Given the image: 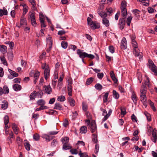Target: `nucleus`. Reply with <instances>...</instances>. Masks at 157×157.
<instances>
[{
	"instance_id": "obj_29",
	"label": "nucleus",
	"mask_w": 157,
	"mask_h": 157,
	"mask_svg": "<svg viewBox=\"0 0 157 157\" xmlns=\"http://www.w3.org/2000/svg\"><path fill=\"white\" fill-rule=\"evenodd\" d=\"M98 14L103 18H106L107 16V14L106 13L102 11L98 12Z\"/></svg>"
},
{
	"instance_id": "obj_5",
	"label": "nucleus",
	"mask_w": 157,
	"mask_h": 157,
	"mask_svg": "<svg viewBox=\"0 0 157 157\" xmlns=\"http://www.w3.org/2000/svg\"><path fill=\"white\" fill-rule=\"evenodd\" d=\"M140 101L143 103L144 105L146 107L147 106V98L146 97V95H140Z\"/></svg>"
},
{
	"instance_id": "obj_32",
	"label": "nucleus",
	"mask_w": 157,
	"mask_h": 157,
	"mask_svg": "<svg viewBox=\"0 0 157 157\" xmlns=\"http://www.w3.org/2000/svg\"><path fill=\"white\" fill-rule=\"evenodd\" d=\"M92 140L95 143H97L98 142L97 136L96 134H93L92 135Z\"/></svg>"
},
{
	"instance_id": "obj_31",
	"label": "nucleus",
	"mask_w": 157,
	"mask_h": 157,
	"mask_svg": "<svg viewBox=\"0 0 157 157\" xmlns=\"http://www.w3.org/2000/svg\"><path fill=\"white\" fill-rule=\"evenodd\" d=\"M151 71L154 72L156 75H157V67L155 65L149 67Z\"/></svg>"
},
{
	"instance_id": "obj_50",
	"label": "nucleus",
	"mask_w": 157,
	"mask_h": 157,
	"mask_svg": "<svg viewBox=\"0 0 157 157\" xmlns=\"http://www.w3.org/2000/svg\"><path fill=\"white\" fill-rule=\"evenodd\" d=\"M8 57L10 60H12L13 57V53L12 52H10L8 53Z\"/></svg>"
},
{
	"instance_id": "obj_54",
	"label": "nucleus",
	"mask_w": 157,
	"mask_h": 157,
	"mask_svg": "<svg viewBox=\"0 0 157 157\" xmlns=\"http://www.w3.org/2000/svg\"><path fill=\"white\" fill-rule=\"evenodd\" d=\"M70 152L72 154H77L78 152L76 149H72L70 150Z\"/></svg>"
},
{
	"instance_id": "obj_63",
	"label": "nucleus",
	"mask_w": 157,
	"mask_h": 157,
	"mask_svg": "<svg viewBox=\"0 0 157 157\" xmlns=\"http://www.w3.org/2000/svg\"><path fill=\"white\" fill-rule=\"evenodd\" d=\"M109 51L112 53H113L114 52V49L113 47L112 46H110L109 47Z\"/></svg>"
},
{
	"instance_id": "obj_42",
	"label": "nucleus",
	"mask_w": 157,
	"mask_h": 157,
	"mask_svg": "<svg viewBox=\"0 0 157 157\" xmlns=\"http://www.w3.org/2000/svg\"><path fill=\"white\" fill-rule=\"evenodd\" d=\"M95 87L97 90H100L102 89V86L100 84L97 83L95 85Z\"/></svg>"
},
{
	"instance_id": "obj_12",
	"label": "nucleus",
	"mask_w": 157,
	"mask_h": 157,
	"mask_svg": "<svg viewBox=\"0 0 157 157\" xmlns=\"http://www.w3.org/2000/svg\"><path fill=\"white\" fill-rule=\"evenodd\" d=\"M44 88L45 89V91L46 93H47L48 94H51L52 91V89L50 86H44Z\"/></svg>"
},
{
	"instance_id": "obj_60",
	"label": "nucleus",
	"mask_w": 157,
	"mask_h": 157,
	"mask_svg": "<svg viewBox=\"0 0 157 157\" xmlns=\"http://www.w3.org/2000/svg\"><path fill=\"white\" fill-rule=\"evenodd\" d=\"M30 21L32 25L34 27H36V23L35 19L31 20Z\"/></svg>"
},
{
	"instance_id": "obj_4",
	"label": "nucleus",
	"mask_w": 157,
	"mask_h": 157,
	"mask_svg": "<svg viewBox=\"0 0 157 157\" xmlns=\"http://www.w3.org/2000/svg\"><path fill=\"white\" fill-rule=\"evenodd\" d=\"M125 18H120L119 21L118 25L119 28L121 30L123 29L124 27L125 21Z\"/></svg>"
},
{
	"instance_id": "obj_28",
	"label": "nucleus",
	"mask_w": 157,
	"mask_h": 157,
	"mask_svg": "<svg viewBox=\"0 0 157 157\" xmlns=\"http://www.w3.org/2000/svg\"><path fill=\"white\" fill-rule=\"evenodd\" d=\"M29 1L30 3H31V4L32 5V8L34 10H36L37 9L36 7V1L35 0H28Z\"/></svg>"
},
{
	"instance_id": "obj_44",
	"label": "nucleus",
	"mask_w": 157,
	"mask_h": 157,
	"mask_svg": "<svg viewBox=\"0 0 157 157\" xmlns=\"http://www.w3.org/2000/svg\"><path fill=\"white\" fill-rule=\"evenodd\" d=\"M94 80V78L93 77H90L88 78L87 79L86 82V84L87 85H89Z\"/></svg>"
},
{
	"instance_id": "obj_9",
	"label": "nucleus",
	"mask_w": 157,
	"mask_h": 157,
	"mask_svg": "<svg viewBox=\"0 0 157 157\" xmlns=\"http://www.w3.org/2000/svg\"><path fill=\"white\" fill-rule=\"evenodd\" d=\"M50 69L49 66H47L44 71V78L47 80L48 77L49 76Z\"/></svg>"
},
{
	"instance_id": "obj_45",
	"label": "nucleus",
	"mask_w": 157,
	"mask_h": 157,
	"mask_svg": "<svg viewBox=\"0 0 157 157\" xmlns=\"http://www.w3.org/2000/svg\"><path fill=\"white\" fill-rule=\"evenodd\" d=\"M53 137L49 135H45L44 138L46 139V140L47 141H49L53 139Z\"/></svg>"
},
{
	"instance_id": "obj_8",
	"label": "nucleus",
	"mask_w": 157,
	"mask_h": 157,
	"mask_svg": "<svg viewBox=\"0 0 157 157\" xmlns=\"http://www.w3.org/2000/svg\"><path fill=\"white\" fill-rule=\"evenodd\" d=\"M91 24L90 25V26L91 28L93 29H97L100 28V24L95 22H94L93 21H92L91 22Z\"/></svg>"
},
{
	"instance_id": "obj_1",
	"label": "nucleus",
	"mask_w": 157,
	"mask_h": 157,
	"mask_svg": "<svg viewBox=\"0 0 157 157\" xmlns=\"http://www.w3.org/2000/svg\"><path fill=\"white\" fill-rule=\"evenodd\" d=\"M132 44L133 48V54L136 57L139 56L140 59L142 58V53L139 52L137 43L135 40L132 41Z\"/></svg>"
},
{
	"instance_id": "obj_11",
	"label": "nucleus",
	"mask_w": 157,
	"mask_h": 157,
	"mask_svg": "<svg viewBox=\"0 0 157 157\" xmlns=\"http://www.w3.org/2000/svg\"><path fill=\"white\" fill-rule=\"evenodd\" d=\"M27 25V21L26 19L24 18L23 17H21L20 20V25L18 26L20 28L21 26H24Z\"/></svg>"
},
{
	"instance_id": "obj_20",
	"label": "nucleus",
	"mask_w": 157,
	"mask_h": 157,
	"mask_svg": "<svg viewBox=\"0 0 157 157\" xmlns=\"http://www.w3.org/2000/svg\"><path fill=\"white\" fill-rule=\"evenodd\" d=\"M24 142V144L25 148L27 151H29L30 148V145L29 142L26 140H25Z\"/></svg>"
},
{
	"instance_id": "obj_62",
	"label": "nucleus",
	"mask_w": 157,
	"mask_h": 157,
	"mask_svg": "<svg viewBox=\"0 0 157 157\" xmlns=\"http://www.w3.org/2000/svg\"><path fill=\"white\" fill-rule=\"evenodd\" d=\"M104 76V74L103 73H98L97 74L98 78L99 79H102Z\"/></svg>"
},
{
	"instance_id": "obj_27",
	"label": "nucleus",
	"mask_w": 157,
	"mask_h": 157,
	"mask_svg": "<svg viewBox=\"0 0 157 157\" xmlns=\"http://www.w3.org/2000/svg\"><path fill=\"white\" fill-rule=\"evenodd\" d=\"M12 128L15 134L17 135V134H18V129L17 128V125L15 124H13Z\"/></svg>"
},
{
	"instance_id": "obj_7",
	"label": "nucleus",
	"mask_w": 157,
	"mask_h": 157,
	"mask_svg": "<svg viewBox=\"0 0 157 157\" xmlns=\"http://www.w3.org/2000/svg\"><path fill=\"white\" fill-rule=\"evenodd\" d=\"M90 130L92 133L94 132L97 130V126L95 123L93 121L91 123V124L89 125Z\"/></svg>"
},
{
	"instance_id": "obj_41",
	"label": "nucleus",
	"mask_w": 157,
	"mask_h": 157,
	"mask_svg": "<svg viewBox=\"0 0 157 157\" xmlns=\"http://www.w3.org/2000/svg\"><path fill=\"white\" fill-rule=\"evenodd\" d=\"M109 95V93L108 92L105 93L103 96V102H106L108 101V98Z\"/></svg>"
},
{
	"instance_id": "obj_51",
	"label": "nucleus",
	"mask_w": 157,
	"mask_h": 157,
	"mask_svg": "<svg viewBox=\"0 0 157 157\" xmlns=\"http://www.w3.org/2000/svg\"><path fill=\"white\" fill-rule=\"evenodd\" d=\"M132 19V17L131 16H130L129 17H128L127 19V24L129 26L130 25Z\"/></svg>"
},
{
	"instance_id": "obj_40",
	"label": "nucleus",
	"mask_w": 157,
	"mask_h": 157,
	"mask_svg": "<svg viewBox=\"0 0 157 157\" xmlns=\"http://www.w3.org/2000/svg\"><path fill=\"white\" fill-rule=\"evenodd\" d=\"M45 102L42 99L38 100L37 102V104L38 105H42L45 104Z\"/></svg>"
},
{
	"instance_id": "obj_25",
	"label": "nucleus",
	"mask_w": 157,
	"mask_h": 157,
	"mask_svg": "<svg viewBox=\"0 0 157 157\" xmlns=\"http://www.w3.org/2000/svg\"><path fill=\"white\" fill-rule=\"evenodd\" d=\"M54 109L61 110L62 109V105L59 103H56L55 104Z\"/></svg>"
},
{
	"instance_id": "obj_46",
	"label": "nucleus",
	"mask_w": 157,
	"mask_h": 157,
	"mask_svg": "<svg viewBox=\"0 0 157 157\" xmlns=\"http://www.w3.org/2000/svg\"><path fill=\"white\" fill-rule=\"evenodd\" d=\"M47 41L48 44L49 45H52V37H49L48 38H47Z\"/></svg>"
},
{
	"instance_id": "obj_61",
	"label": "nucleus",
	"mask_w": 157,
	"mask_h": 157,
	"mask_svg": "<svg viewBox=\"0 0 157 157\" xmlns=\"http://www.w3.org/2000/svg\"><path fill=\"white\" fill-rule=\"evenodd\" d=\"M41 26L42 28L45 27L46 26V25L44 23V19H41V21H40Z\"/></svg>"
},
{
	"instance_id": "obj_19",
	"label": "nucleus",
	"mask_w": 157,
	"mask_h": 157,
	"mask_svg": "<svg viewBox=\"0 0 157 157\" xmlns=\"http://www.w3.org/2000/svg\"><path fill=\"white\" fill-rule=\"evenodd\" d=\"M7 48L6 46L0 45V51L3 54L5 53L6 52Z\"/></svg>"
},
{
	"instance_id": "obj_36",
	"label": "nucleus",
	"mask_w": 157,
	"mask_h": 157,
	"mask_svg": "<svg viewBox=\"0 0 157 157\" xmlns=\"http://www.w3.org/2000/svg\"><path fill=\"white\" fill-rule=\"evenodd\" d=\"M57 100L58 101L62 102L65 101L66 98L64 96L61 95L58 96Z\"/></svg>"
},
{
	"instance_id": "obj_43",
	"label": "nucleus",
	"mask_w": 157,
	"mask_h": 157,
	"mask_svg": "<svg viewBox=\"0 0 157 157\" xmlns=\"http://www.w3.org/2000/svg\"><path fill=\"white\" fill-rule=\"evenodd\" d=\"M126 7V2L125 1H122L121 4V9H125Z\"/></svg>"
},
{
	"instance_id": "obj_23",
	"label": "nucleus",
	"mask_w": 157,
	"mask_h": 157,
	"mask_svg": "<svg viewBox=\"0 0 157 157\" xmlns=\"http://www.w3.org/2000/svg\"><path fill=\"white\" fill-rule=\"evenodd\" d=\"M68 100L71 106H74L75 105V101L72 98L69 97L68 98Z\"/></svg>"
},
{
	"instance_id": "obj_47",
	"label": "nucleus",
	"mask_w": 157,
	"mask_h": 157,
	"mask_svg": "<svg viewBox=\"0 0 157 157\" xmlns=\"http://www.w3.org/2000/svg\"><path fill=\"white\" fill-rule=\"evenodd\" d=\"M61 45L63 48L66 49L67 47L68 44L67 42L63 41L61 42Z\"/></svg>"
},
{
	"instance_id": "obj_26",
	"label": "nucleus",
	"mask_w": 157,
	"mask_h": 157,
	"mask_svg": "<svg viewBox=\"0 0 157 157\" xmlns=\"http://www.w3.org/2000/svg\"><path fill=\"white\" fill-rule=\"evenodd\" d=\"M140 12V11L137 9H135L132 11V13L134 14L135 17H136L137 18H138L140 17L139 14Z\"/></svg>"
},
{
	"instance_id": "obj_37",
	"label": "nucleus",
	"mask_w": 157,
	"mask_h": 157,
	"mask_svg": "<svg viewBox=\"0 0 157 157\" xmlns=\"http://www.w3.org/2000/svg\"><path fill=\"white\" fill-rule=\"evenodd\" d=\"M3 91L4 94H7L9 93V89L7 86L5 85L3 87Z\"/></svg>"
},
{
	"instance_id": "obj_53",
	"label": "nucleus",
	"mask_w": 157,
	"mask_h": 157,
	"mask_svg": "<svg viewBox=\"0 0 157 157\" xmlns=\"http://www.w3.org/2000/svg\"><path fill=\"white\" fill-rule=\"evenodd\" d=\"M121 115H123L124 116L126 114V111L125 109L124 108H121Z\"/></svg>"
},
{
	"instance_id": "obj_2",
	"label": "nucleus",
	"mask_w": 157,
	"mask_h": 157,
	"mask_svg": "<svg viewBox=\"0 0 157 157\" xmlns=\"http://www.w3.org/2000/svg\"><path fill=\"white\" fill-rule=\"evenodd\" d=\"M83 51L79 49H78L77 51V53L79 56V57L81 59L87 57V53L86 52H83Z\"/></svg>"
},
{
	"instance_id": "obj_64",
	"label": "nucleus",
	"mask_w": 157,
	"mask_h": 157,
	"mask_svg": "<svg viewBox=\"0 0 157 157\" xmlns=\"http://www.w3.org/2000/svg\"><path fill=\"white\" fill-rule=\"evenodd\" d=\"M132 120L133 121H135L136 122H137V118L134 115V114H133L131 116Z\"/></svg>"
},
{
	"instance_id": "obj_21",
	"label": "nucleus",
	"mask_w": 157,
	"mask_h": 157,
	"mask_svg": "<svg viewBox=\"0 0 157 157\" xmlns=\"http://www.w3.org/2000/svg\"><path fill=\"white\" fill-rule=\"evenodd\" d=\"M14 90L16 91H19L21 89V87L20 85L17 84H15L13 86Z\"/></svg>"
},
{
	"instance_id": "obj_59",
	"label": "nucleus",
	"mask_w": 157,
	"mask_h": 157,
	"mask_svg": "<svg viewBox=\"0 0 157 157\" xmlns=\"http://www.w3.org/2000/svg\"><path fill=\"white\" fill-rule=\"evenodd\" d=\"M106 10L107 12L109 13L110 14L112 13L113 12V9L111 7H107L106 9Z\"/></svg>"
},
{
	"instance_id": "obj_24",
	"label": "nucleus",
	"mask_w": 157,
	"mask_h": 157,
	"mask_svg": "<svg viewBox=\"0 0 157 157\" xmlns=\"http://www.w3.org/2000/svg\"><path fill=\"white\" fill-rule=\"evenodd\" d=\"M80 132L81 133H86L87 132V128L85 126H82L80 129Z\"/></svg>"
},
{
	"instance_id": "obj_35",
	"label": "nucleus",
	"mask_w": 157,
	"mask_h": 157,
	"mask_svg": "<svg viewBox=\"0 0 157 157\" xmlns=\"http://www.w3.org/2000/svg\"><path fill=\"white\" fill-rule=\"evenodd\" d=\"M131 98L134 103L136 105V104L137 102V97L136 95L134 94H132Z\"/></svg>"
},
{
	"instance_id": "obj_52",
	"label": "nucleus",
	"mask_w": 157,
	"mask_h": 157,
	"mask_svg": "<svg viewBox=\"0 0 157 157\" xmlns=\"http://www.w3.org/2000/svg\"><path fill=\"white\" fill-rule=\"evenodd\" d=\"M144 83L145 85H147L148 87H150L151 84L150 82L149 79L148 78H147L146 80L145 81Z\"/></svg>"
},
{
	"instance_id": "obj_14",
	"label": "nucleus",
	"mask_w": 157,
	"mask_h": 157,
	"mask_svg": "<svg viewBox=\"0 0 157 157\" xmlns=\"http://www.w3.org/2000/svg\"><path fill=\"white\" fill-rule=\"evenodd\" d=\"M8 14V12L6 9L3 8V9H0V17H2L4 15H7Z\"/></svg>"
},
{
	"instance_id": "obj_48",
	"label": "nucleus",
	"mask_w": 157,
	"mask_h": 157,
	"mask_svg": "<svg viewBox=\"0 0 157 157\" xmlns=\"http://www.w3.org/2000/svg\"><path fill=\"white\" fill-rule=\"evenodd\" d=\"M29 19L33 20L35 19V14L34 13L31 12L29 13Z\"/></svg>"
},
{
	"instance_id": "obj_10",
	"label": "nucleus",
	"mask_w": 157,
	"mask_h": 157,
	"mask_svg": "<svg viewBox=\"0 0 157 157\" xmlns=\"http://www.w3.org/2000/svg\"><path fill=\"white\" fill-rule=\"evenodd\" d=\"M147 87L146 86L143 84L141 88V90L140 93V95H146L147 91Z\"/></svg>"
},
{
	"instance_id": "obj_33",
	"label": "nucleus",
	"mask_w": 157,
	"mask_h": 157,
	"mask_svg": "<svg viewBox=\"0 0 157 157\" xmlns=\"http://www.w3.org/2000/svg\"><path fill=\"white\" fill-rule=\"evenodd\" d=\"M71 148V147L69 144H63V150H66L70 149Z\"/></svg>"
},
{
	"instance_id": "obj_58",
	"label": "nucleus",
	"mask_w": 157,
	"mask_h": 157,
	"mask_svg": "<svg viewBox=\"0 0 157 157\" xmlns=\"http://www.w3.org/2000/svg\"><path fill=\"white\" fill-rule=\"evenodd\" d=\"M99 145L98 144H96L95 146V152L96 154L98 153L99 149Z\"/></svg>"
},
{
	"instance_id": "obj_22",
	"label": "nucleus",
	"mask_w": 157,
	"mask_h": 157,
	"mask_svg": "<svg viewBox=\"0 0 157 157\" xmlns=\"http://www.w3.org/2000/svg\"><path fill=\"white\" fill-rule=\"evenodd\" d=\"M69 138L67 137H65L61 139V141L63 144H68Z\"/></svg>"
},
{
	"instance_id": "obj_3",
	"label": "nucleus",
	"mask_w": 157,
	"mask_h": 157,
	"mask_svg": "<svg viewBox=\"0 0 157 157\" xmlns=\"http://www.w3.org/2000/svg\"><path fill=\"white\" fill-rule=\"evenodd\" d=\"M151 140L156 143L157 140V131L156 128H154L152 133Z\"/></svg>"
},
{
	"instance_id": "obj_30",
	"label": "nucleus",
	"mask_w": 157,
	"mask_h": 157,
	"mask_svg": "<svg viewBox=\"0 0 157 157\" xmlns=\"http://www.w3.org/2000/svg\"><path fill=\"white\" fill-rule=\"evenodd\" d=\"M121 10V14L122 17L123 18H126V16L127 15V13L126 9H122Z\"/></svg>"
},
{
	"instance_id": "obj_17",
	"label": "nucleus",
	"mask_w": 157,
	"mask_h": 157,
	"mask_svg": "<svg viewBox=\"0 0 157 157\" xmlns=\"http://www.w3.org/2000/svg\"><path fill=\"white\" fill-rule=\"evenodd\" d=\"M112 112V110L110 109L108 113L102 119V122H104L106 121L107 119L111 115Z\"/></svg>"
},
{
	"instance_id": "obj_39",
	"label": "nucleus",
	"mask_w": 157,
	"mask_h": 157,
	"mask_svg": "<svg viewBox=\"0 0 157 157\" xmlns=\"http://www.w3.org/2000/svg\"><path fill=\"white\" fill-rule=\"evenodd\" d=\"M9 122V118L8 116L6 115L4 117V123L5 126L7 125Z\"/></svg>"
},
{
	"instance_id": "obj_18",
	"label": "nucleus",
	"mask_w": 157,
	"mask_h": 157,
	"mask_svg": "<svg viewBox=\"0 0 157 157\" xmlns=\"http://www.w3.org/2000/svg\"><path fill=\"white\" fill-rule=\"evenodd\" d=\"M102 23L106 27H108L109 25V20L107 18H103L102 20Z\"/></svg>"
},
{
	"instance_id": "obj_13",
	"label": "nucleus",
	"mask_w": 157,
	"mask_h": 157,
	"mask_svg": "<svg viewBox=\"0 0 157 157\" xmlns=\"http://www.w3.org/2000/svg\"><path fill=\"white\" fill-rule=\"evenodd\" d=\"M40 72L38 71H36L34 74V82L35 84H36V82L40 76Z\"/></svg>"
},
{
	"instance_id": "obj_49",
	"label": "nucleus",
	"mask_w": 157,
	"mask_h": 157,
	"mask_svg": "<svg viewBox=\"0 0 157 157\" xmlns=\"http://www.w3.org/2000/svg\"><path fill=\"white\" fill-rule=\"evenodd\" d=\"M33 138L34 140L36 141H38L39 140L40 136L38 134L36 133L34 134L33 135Z\"/></svg>"
},
{
	"instance_id": "obj_15",
	"label": "nucleus",
	"mask_w": 157,
	"mask_h": 157,
	"mask_svg": "<svg viewBox=\"0 0 157 157\" xmlns=\"http://www.w3.org/2000/svg\"><path fill=\"white\" fill-rule=\"evenodd\" d=\"M8 103L6 100H4L2 102L1 108L3 109H6L8 107Z\"/></svg>"
},
{
	"instance_id": "obj_57",
	"label": "nucleus",
	"mask_w": 157,
	"mask_h": 157,
	"mask_svg": "<svg viewBox=\"0 0 157 157\" xmlns=\"http://www.w3.org/2000/svg\"><path fill=\"white\" fill-rule=\"evenodd\" d=\"M0 59L1 61L3 63L6 65H7V63L4 57H1Z\"/></svg>"
},
{
	"instance_id": "obj_38",
	"label": "nucleus",
	"mask_w": 157,
	"mask_h": 157,
	"mask_svg": "<svg viewBox=\"0 0 157 157\" xmlns=\"http://www.w3.org/2000/svg\"><path fill=\"white\" fill-rule=\"evenodd\" d=\"M8 71L11 75H12L13 77H17L18 75V74L16 73L15 72L12 71V70L9 69Z\"/></svg>"
},
{
	"instance_id": "obj_56",
	"label": "nucleus",
	"mask_w": 157,
	"mask_h": 157,
	"mask_svg": "<svg viewBox=\"0 0 157 157\" xmlns=\"http://www.w3.org/2000/svg\"><path fill=\"white\" fill-rule=\"evenodd\" d=\"M79 155L80 156V157H87L88 156L86 153H82L81 151L79 153Z\"/></svg>"
},
{
	"instance_id": "obj_6",
	"label": "nucleus",
	"mask_w": 157,
	"mask_h": 157,
	"mask_svg": "<svg viewBox=\"0 0 157 157\" xmlns=\"http://www.w3.org/2000/svg\"><path fill=\"white\" fill-rule=\"evenodd\" d=\"M121 47L123 49H125L127 48V41L125 37H123L121 40Z\"/></svg>"
},
{
	"instance_id": "obj_55",
	"label": "nucleus",
	"mask_w": 157,
	"mask_h": 157,
	"mask_svg": "<svg viewBox=\"0 0 157 157\" xmlns=\"http://www.w3.org/2000/svg\"><path fill=\"white\" fill-rule=\"evenodd\" d=\"M39 114H35L33 113L32 115V117L34 118L35 120L37 119L39 117Z\"/></svg>"
},
{
	"instance_id": "obj_16",
	"label": "nucleus",
	"mask_w": 157,
	"mask_h": 157,
	"mask_svg": "<svg viewBox=\"0 0 157 157\" xmlns=\"http://www.w3.org/2000/svg\"><path fill=\"white\" fill-rule=\"evenodd\" d=\"M36 92L34 90L29 95L30 100H32L35 99L37 94Z\"/></svg>"
},
{
	"instance_id": "obj_34",
	"label": "nucleus",
	"mask_w": 157,
	"mask_h": 157,
	"mask_svg": "<svg viewBox=\"0 0 157 157\" xmlns=\"http://www.w3.org/2000/svg\"><path fill=\"white\" fill-rule=\"evenodd\" d=\"M113 96L114 98L117 99L119 97V95L118 93L115 90H113Z\"/></svg>"
}]
</instances>
